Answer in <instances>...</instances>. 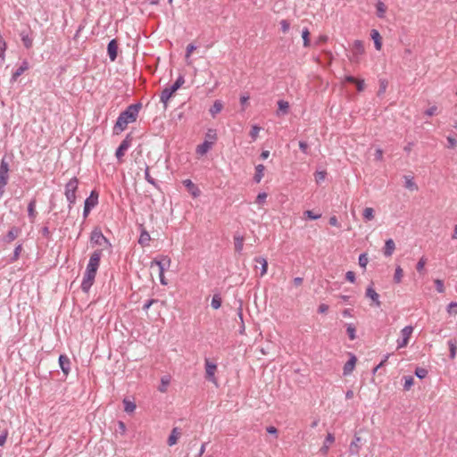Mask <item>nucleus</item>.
Segmentation results:
<instances>
[{"mask_svg": "<svg viewBox=\"0 0 457 457\" xmlns=\"http://www.w3.org/2000/svg\"><path fill=\"white\" fill-rule=\"evenodd\" d=\"M185 79L183 75H179L177 79V80L172 84L173 87L175 89H179L181 87V86L184 84Z\"/></svg>", "mask_w": 457, "mask_h": 457, "instance_id": "54", "label": "nucleus"}, {"mask_svg": "<svg viewBox=\"0 0 457 457\" xmlns=\"http://www.w3.org/2000/svg\"><path fill=\"white\" fill-rule=\"evenodd\" d=\"M361 441H362V439L361 436L354 435L353 440L352 441V443L350 444V446H349V453L351 455H358L359 454Z\"/></svg>", "mask_w": 457, "mask_h": 457, "instance_id": "14", "label": "nucleus"}, {"mask_svg": "<svg viewBox=\"0 0 457 457\" xmlns=\"http://www.w3.org/2000/svg\"><path fill=\"white\" fill-rule=\"evenodd\" d=\"M404 180H405V185H404V187H405L407 189H409V190H411V191H416V190H418V186H417V184L414 182V180H413V177L406 175V176H404Z\"/></svg>", "mask_w": 457, "mask_h": 457, "instance_id": "35", "label": "nucleus"}, {"mask_svg": "<svg viewBox=\"0 0 457 457\" xmlns=\"http://www.w3.org/2000/svg\"><path fill=\"white\" fill-rule=\"evenodd\" d=\"M21 250H22V245H21V244L18 245L15 247V249H14V251H13V255H12V257L11 258V261H12V262H15V261H17V260L19 259Z\"/></svg>", "mask_w": 457, "mask_h": 457, "instance_id": "52", "label": "nucleus"}, {"mask_svg": "<svg viewBox=\"0 0 457 457\" xmlns=\"http://www.w3.org/2000/svg\"><path fill=\"white\" fill-rule=\"evenodd\" d=\"M335 442V436L331 433H328L323 445L320 447V452L322 455H327L329 450V445Z\"/></svg>", "mask_w": 457, "mask_h": 457, "instance_id": "20", "label": "nucleus"}, {"mask_svg": "<svg viewBox=\"0 0 457 457\" xmlns=\"http://www.w3.org/2000/svg\"><path fill=\"white\" fill-rule=\"evenodd\" d=\"M36 207V199L33 198L28 205V215L31 220H33L36 218L37 212L35 211Z\"/></svg>", "mask_w": 457, "mask_h": 457, "instance_id": "37", "label": "nucleus"}, {"mask_svg": "<svg viewBox=\"0 0 457 457\" xmlns=\"http://www.w3.org/2000/svg\"><path fill=\"white\" fill-rule=\"evenodd\" d=\"M327 172L326 171H317L315 173V180L317 183H320L323 181L326 178Z\"/></svg>", "mask_w": 457, "mask_h": 457, "instance_id": "58", "label": "nucleus"}, {"mask_svg": "<svg viewBox=\"0 0 457 457\" xmlns=\"http://www.w3.org/2000/svg\"><path fill=\"white\" fill-rule=\"evenodd\" d=\"M223 109V104L220 100H215L209 112L212 118H214L218 113L221 112Z\"/></svg>", "mask_w": 457, "mask_h": 457, "instance_id": "28", "label": "nucleus"}, {"mask_svg": "<svg viewBox=\"0 0 457 457\" xmlns=\"http://www.w3.org/2000/svg\"><path fill=\"white\" fill-rule=\"evenodd\" d=\"M370 37L372 40L374 41V46L377 50H381L382 47V37L379 34V32L377 29H371L370 31Z\"/></svg>", "mask_w": 457, "mask_h": 457, "instance_id": "25", "label": "nucleus"}, {"mask_svg": "<svg viewBox=\"0 0 457 457\" xmlns=\"http://www.w3.org/2000/svg\"><path fill=\"white\" fill-rule=\"evenodd\" d=\"M346 332L351 340H354L356 338V328L355 326L352 323L347 324Z\"/></svg>", "mask_w": 457, "mask_h": 457, "instance_id": "41", "label": "nucleus"}, {"mask_svg": "<svg viewBox=\"0 0 457 457\" xmlns=\"http://www.w3.org/2000/svg\"><path fill=\"white\" fill-rule=\"evenodd\" d=\"M375 7L377 16L378 18H384L386 12V5L381 0H378Z\"/></svg>", "mask_w": 457, "mask_h": 457, "instance_id": "31", "label": "nucleus"}, {"mask_svg": "<svg viewBox=\"0 0 457 457\" xmlns=\"http://www.w3.org/2000/svg\"><path fill=\"white\" fill-rule=\"evenodd\" d=\"M436 289L438 293H444L445 292V286L444 282L441 279H436L435 280Z\"/></svg>", "mask_w": 457, "mask_h": 457, "instance_id": "59", "label": "nucleus"}, {"mask_svg": "<svg viewBox=\"0 0 457 457\" xmlns=\"http://www.w3.org/2000/svg\"><path fill=\"white\" fill-rule=\"evenodd\" d=\"M254 262L256 263H260L261 264V277L264 276L266 273H267V270H268V262L265 258L263 257H261V256H258V257H255L254 258Z\"/></svg>", "mask_w": 457, "mask_h": 457, "instance_id": "33", "label": "nucleus"}, {"mask_svg": "<svg viewBox=\"0 0 457 457\" xmlns=\"http://www.w3.org/2000/svg\"><path fill=\"white\" fill-rule=\"evenodd\" d=\"M395 249V244L393 239L389 238L385 243L383 253L386 257H389L393 254Z\"/></svg>", "mask_w": 457, "mask_h": 457, "instance_id": "26", "label": "nucleus"}, {"mask_svg": "<svg viewBox=\"0 0 457 457\" xmlns=\"http://www.w3.org/2000/svg\"><path fill=\"white\" fill-rule=\"evenodd\" d=\"M176 91L177 89H175L172 85L165 87L162 91L160 100L163 104L165 109L167 108L168 101L172 97Z\"/></svg>", "mask_w": 457, "mask_h": 457, "instance_id": "10", "label": "nucleus"}, {"mask_svg": "<svg viewBox=\"0 0 457 457\" xmlns=\"http://www.w3.org/2000/svg\"><path fill=\"white\" fill-rule=\"evenodd\" d=\"M353 55L362 54L364 53V46L362 41L355 40L353 44Z\"/></svg>", "mask_w": 457, "mask_h": 457, "instance_id": "34", "label": "nucleus"}, {"mask_svg": "<svg viewBox=\"0 0 457 457\" xmlns=\"http://www.w3.org/2000/svg\"><path fill=\"white\" fill-rule=\"evenodd\" d=\"M414 373H415V375H416L419 378L422 379V378H426V377H427V375H428V370H427L426 369H424V368L418 367V368H416V370H415V372H414Z\"/></svg>", "mask_w": 457, "mask_h": 457, "instance_id": "50", "label": "nucleus"}, {"mask_svg": "<svg viewBox=\"0 0 457 457\" xmlns=\"http://www.w3.org/2000/svg\"><path fill=\"white\" fill-rule=\"evenodd\" d=\"M20 233H21L20 228H18V227L11 228V229L8 231V233L4 237V243L10 244L11 242H12L13 240H15L17 238V237L19 236Z\"/></svg>", "mask_w": 457, "mask_h": 457, "instance_id": "21", "label": "nucleus"}, {"mask_svg": "<svg viewBox=\"0 0 457 457\" xmlns=\"http://www.w3.org/2000/svg\"><path fill=\"white\" fill-rule=\"evenodd\" d=\"M183 184L184 186L186 187L187 190L188 191V193L193 196V197H198L201 194V191L200 189L198 188V187L193 183L190 179H185L183 181Z\"/></svg>", "mask_w": 457, "mask_h": 457, "instance_id": "15", "label": "nucleus"}, {"mask_svg": "<svg viewBox=\"0 0 457 457\" xmlns=\"http://www.w3.org/2000/svg\"><path fill=\"white\" fill-rule=\"evenodd\" d=\"M29 69V62L24 60L21 65L12 73L11 81L15 82L18 78Z\"/></svg>", "mask_w": 457, "mask_h": 457, "instance_id": "23", "label": "nucleus"}, {"mask_svg": "<svg viewBox=\"0 0 457 457\" xmlns=\"http://www.w3.org/2000/svg\"><path fill=\"white\" fill-rule=\"evenodd\" d=\"M31 33H32V31H31L30 28H28L27 29L22 30L20 33V37L23 43V46L27 49L31 48L33 46V38L31 37Z\"/></svg>", "mask_w": 457, "mask_h": 457, "instance_id": "11", "label": "nucleus"}, {"mask_svg": "<svg viewBox=\"0 0 457 457\" xmlns=\"http://www.w3.org/2000/svg\"><path fill=\"white\" fill-rule=\"evenodd\" d=\"M59 365H60V368L62 371V373L65 375V376H68V374L70 373V370H71V360L70 358L65 355V354H61L59 356Z\"/></svg>", "mask_w": 457, "mask_h": 457, "instance_id": "13", "label": "nucleus"}, {"mask_svg": "<svg viewBox=\"0 0 457 457\" xmlns=\"http://www.w3.org/2000/svg\"><path fill=\"white\" fill-rule=\"evenodd\" d=\"M403 275V269L400 266H397L394 275V280L395 283H400Z\"/></svg>", "mask_w": 457, "mask_h": 457, "instance_id": "44", "label": "nucleus"}, {"mask_svg": "<svg viewBox=\"0 0 457 457\" xmlns=\"http://www.w3.org/2000/svg\"><path fill=\"white\" fill-rule=\"evenodd\" d=\"M212 145L213 142H209L208 140H205L204 143L197 145L196 154L200 155L205 154L212 148Z\"/></svg>", "mask_w": 457, "mask_h": 457, "instance_id": "27", "label": "nucleus"}, {"mask_svg": "<svg viewBox=\"0 0 457 457\" xmlns=\"http://www.w3.org/2000/svg\"><path fill=\"white\" fill-rule=\"evenodd\" d=\"M304 215H305L308 219H310V220H318V219H319V218H320V216H321V214H320V213L316 214V213H314L312 211H310V210L305 211V212H304Z\"/></svg>", "mask_w": 457, "mask_h": 457, "instance_id": "56", "label": "nucleus"}, {"mask_svg": "<svg viewBox=\"0 0 457 457\" xmlns=\"http://www.w3.org/2000/svg\"><path fill=\"white\" fill-rule=\"evenodd\" d=\"M265 167L263 164H258L255 166V173L253 176V181L260 183L264 175Z\"/></svg>", "mask_w": 457, "mask_h": 457, "instance_id": "29", "label": "nucleus"}, {"mask_svg": "<svg viewBox=\"0 0 457 457\" xmlns=\"http://www.w3.org/2000/svg\"><path fill=\"white\" fill-rule=\"evenodd\" d=\"M363 219L366 220H371L374 219V210L370 207H366L362 213Z\"/></svg>", "mask_w": 457, "mask_h": 457, "instance_id": "42", "label": "nucleus"}, {"mask_svg": "<svg viewBox=\"0 0 457 457\" xmlns=\"http://www.w3.org/2000/svg\"><path fill=\"white\" fill-rule=\"evenodd\" d=\"M145 180L150 183L151 185L154 186V187H158L157 185V182L155 181L154 179H153L149 173V167H146L145 168Z\"/></svg>", "mask_w": 457, "mask_h": 457, "instance_id": "49", "label": "nucleus"}, {"mask_svg": "<svg viewBox=\"0 0 457 457\" xmlns=\"http://www.w3.org/2000/svg\"><path fill=\"white\" fill-rule=\"evenodd\" d=\"M96 272V270L86 269L84 278L80 286L81 290L83 292L87 293L89 291L95 281Z\"/></svg>", "mask_w": 457, "mask_h": 457, "instance_id": "3", "label": "nucleus"}, {"mask_svg": "<svg viewBox=\"0 0 457 457\" xmlns=\"http://www.w3.org/2000/svg\"><path fill=\"white\" fill-rule=\"evenodd\" d=\"M103 254V250L97 249L95 250L89 259V262L87 265V269L96 270L99 268L100 265V260Z\"/></svg>", "mask_w": 457, "mask_h": 457, "instance_id": "6", "label": "nucleus"}, {"mask_svg": "<svg viewBox=\"0 0 457 457\" xmlns=\"http://www.w3.org/2000/svg\"><path fill=\"white\" fill-rule=\"evenodd\" d=\"M156 265L159 269V273H164V270L170 265V259L167 256L162 257V260L154 259L151 262V266Z\"/></svg>", "mask_w": 457, "mask_h": 457, "instance_id": "16", "label": "nucleus"}, {"mask_svg": "<svg viewBox=\"0 0 457 457\" xmlns=\"http://www.w3.org/2000/svg\"><path fill=\"white\" fill-rule=\"evenodd\" d=\"M437 113V107L436 105L431 106L428 110L425 111V114L428 116H433Z\"/></svg>", "mask_w": 457, "mask_h": 457, "instance_id": "63", "label": "nucleus"}, {"mask_svg": "<svg viewBox=\"0 0 457 457\" xmlns=\"http://www.w3.org/2000/svg\"><path fill=\"white\" fill-rule=\"evenodd\" d=\"M5 50H6V43L2 37H0V58L4 57Z\"/></svg>", "mask_w": 457, "mask_h": 457, "instance_id": "61", "label": "nucleus"}, {"mask_svg": "<svg viewBox=\"0 0 457 457\" xmlns=\"http://www.w3.org/2000/svg\"><path fill=\"white\" fill-rule=\"evenodd\" d=\"M150 240H151V237H150L149 233L141 225V232H140V236L138 238V244L144 247V246L149 245Z\"/></svg>", "mask_w": 457, "mask_h": 457, "instance_id": "24", "label": "nucleus"}, {"mask_svg": "<svg viewBox=\"0 0 457 457\" xmlns=\"http://www.w3.org/2000/svg\"><path fill=\"white\" fill-rule=\"evenodd\" d=\"M142 108L141 103H137L129 105L123 112H121L113 127V133L118 135L123 131L129 123L136 121L138 112Z\"/></svg>", "mask_w": 457, "mask_h": 457, "instance_id": "1", "label": "nucleus"}, {"mask_svg": "<svg viewBox=\"0 0 457 457\" xmlns=\"http://www.w3.org/2000/svg\"><path fill=\"white\" fill-rule=\"evenodd\" d=\"M403 379H404L403 389L410 390V388L413 386L414 378L411 376H404Z\"/></svg>", "mask_w": 457, "mask_h": 457, "instance_id": "43", "label": "nucleus"}, {"mask_svg": "<svg viewBox=\"0 0 457 457\" xmlns=\"http://www.w3.org/2000/svg\"><path fill=\"white\" fill-rule=\"evenodd\" d=\"M217 365L205 359V378L211 382L216 383L215 371Z\"/></svg>", "mask_w": 457, "mask_h": 457, "instance_id": "8", "label": "nucleus"}, {"mask_svg": "<svg viewBox=\"0 0 457 457\" xmlns=\"http://www.w3.org/2000/svg\"><path fill=\"white\" fill-rule=\"evenodd\" d=\"M365 295L366 297L370 298L377 307L381 305V302L379 301V295L375 291L372 286L367 287Z\"/></svg>", "mask_w": 457, "mask_h": 457, "instance_id": "18", "label": "nucleus"}, {"mask_svg": "<svg viewBox=\"0 0 457 457\" xmlns=\"http://www.w3.org/2000/svg\"><path fill=\"white\" fill-rule=\"evenodd\" d=\"M345 278L351 282L353 283L355 281V273L353 271H347L345 274Z\"/></svg>", "mask_w": 457, "mask_h": 457, "instance_id": "64", "label": "nucleus"}, {"mask_svg": "<svg viewBox=\"0 0 457 457\" xmlns=\"http://www.w3.org/2000/svg\"><path fill=\"white\" fill-rule=\"evenodd\" d=\"M158 300L157 299H149L147 300L145 304L143 305V310L145 312H147V310L150 308L151 305H153L154 303H157Z\"/></svg>", "mask_w": 457, "mask_h": 457, "instance_id": "62", "label": "nucleus"}, {"mask_svg": "<svg viewBox=\"0 0 457 457\" xmlns=\"http://www.w3.org/2000/svg\"><path fill=\"white\" fill-rule=\"evenodd\" d=\"M90 242L93 245H102L103 244H106L111 245L109 240L104 236L100 228L96 227L90 235Z\"/></svg>", "mask_w": 457, "mask_h": 457, "instance_id": "4", "label": "nucleus"}, {"mask_svg": "<svg viewBox=\"0 0 457 457\" xmlns=\"http://www.w3.org/2000/svg\"><path fill=\"white\" fill-rule=\"evenodd\" d=\"M289 112V104L285 100L278 101V110L276 112L277 116H284Z\"/></svg>", "mask_w": 457, "mask_h": 457, "instance_id": "22", "label": "nucleus"}, {"mask_svg": "<svg viewBox=\"0 0 457 457\" xmlns=\"http://www.w3.org/2000/svg\"><path fill=\"white\" fill-rule=\"evenodd\" d=\"M302 37L303 40V46L309 47L311 46V41H310V31L307 28L303 29Z\"/></svg>", "mask_w": 457, "mask_h": 457, "instance_id": "39", "label": "nucleus"}, {"mask_svg": "<svg viewBox=\"0 0 457 457\" xmlns=\"http://www.w3.org/2000/svg\"><path fill=\"white\" fill-rule=\"evenodd\" d=\"M368 262H369V259H368L367 253H361L360 256H359V265L362 269L365 270Z\"/></svg>", "mask_w": 457, "mask_h": 457, "instance_id": "45", "label": "nucleus"}, {"mask_svg": "<svg viewBox=\"0 0 457 457\" xmlns=\"http://www.w3.org/2000/svg\"><path fill=\"white\" fill-rule=\"evenodd\" d=\"M79 180L76 177L71 179L65 185V196L69 203V209L71 210L76 203V191L78 189Z\"/></svg>", "mask_w": 457, "mask_h": 457, "instance_id": "2", "label": "nucleus"}, {"mask_svg": "<svg viewBox=\"0 0 457 457\" xmlns=\"http://www.w3.org/2000/svg\"><path fill=\"white\" fill-rule=\"evenodd\" d=\"M179 436H180L179 429L178 428H174L171 430V433H170V436L168 438L167 444L170 446H172V445H176Z\"/></svg>", "mask_w": 457, "mask_h": 457, "instance_id": "30", "label": "nucleus"}, {"mask_svg": "<svg viewBox=\"0 0 457 457\" xmlns=\"http://www.w3.org/2000/svg\"><path fill=\"white\" fill-rule=\"evenodd\" d=\"M387 80L385 79H379V88H378V95L380 96L382 94H384L386 92V89L387 87Z\"/></svg>", "mask_w": 457, "mask_h": 457, "instance_id": "48", "label": "nucleus"}, {"mask_svg": "<svg viewBox=\"0 0 457 457\" xmlns=\"http://www.w3.org/2000/svg\"><path fill=\"white\" fill-rule=\"evenodd\" d=\"M221 297L220 296V295L216 294L212 296L211 305L213 309L217 310L221 306Z\"/></svg>", "mask_w": 457, "mask_h": 457, "instance_id": "40", "label": "nucleus"}, {"mask_svg": "<svg viewBox=\"0 0 457 457\" xmlns=\"http://www.w3.org/2000/svg\"><path fill=\"white\" fill-rule=\"evenodd\" d=\"M260 130H261V128L257 125H253L252 127L249 135L253 140H255L257 138Z\"/></svg>", "mask_w": 457, "mask_h": 457, "instance_id": "51", "label": "nucleus"}, {"mask_svg": "<svg viewBox=\"0 0 457 457\" xmlns=\"http://www.w3.org/2000/svg\"><path fill=\"white\" fill-rule=\"evenodd\" d=\"M234 245L235 251L238 253H241L244 246V237L240 235L236 234L234 236Z\"/></svg>", "mask_w": 457, "mask_h": 457, "instance_id": "32", "label": "nucleus"}, {"mask_svg": "<svg viewBox=\"0 0 457 457\" xmlns=\"http://www.w3.org/2000/svg\"><path fill=\"white\" fill-rule=\"evenodd\" d=\"M9 163L5 161L4 158L2 159L0 163V184H8L9 180Z\"/></svg>", "mask_w": 457, "mask_h": 457, "instance_id": "9", "label": "nucleus"}, {"mask_svg": "<svg viewBox=\"0 0 457 457\" xmlns=\"http://www.w3.org/2000/svg\"><path fill=\"white\" fill-rule=\"evenodd\" d=\"M119 44L117 39H112L107 46V54L112 62H114L118 56Z\"/></svg>", "mask_w": 457, "mask_h": 457, "instance_id": "12", "label": "nucleus"}, {"mask_svg": "<svg viewBox=\"0 0 457 457\" xmlns=\"http://www.w3.org/2000/svg\"><path fill=\"white\" fill-rule=\"evenodd\" d=\"M447 312L449 314H457V303H450L447 306Z\"/></svg>", "mask_w": 457, "mask_h": 457, "instance_id": "55", "label": "nucleus"}, {"mask_svg": "<svg viewBox=\"0 0 457 457\" xmlns=\"http://www.w3.org/2000/svg\"><path fill=\"white\" fill-rule=\"evenodd\" d=\"M205 137L210 140L209 142L214 143L217 139L216 130L212 129H209L205 134Z\"/></svg>", "mask_w": 457, "mask_h": 457, "instance_id": "47", "label": "nucleus"}, {"mask_svg": "<svg viewBox=\"0 0 457 457\" xmlns=\"http://www.w3.org/2000/svg\"><path fill=\"white\" fill-rule=\"evenodd\" d=\"M281 30L283 33H287L290 29V23L287 20H282L280 21Z\"/></svg>", "mask_w": 457, "mask_h": 457, "instance_id": "60", "label": "nucleus"}, {"mask_svg": "<svg viewBox=\"0 0 457 457\" xmlns=\"http://www.w3.org/2000/svg\"><path fill=\"white\" fill-rule=\"evenodd\" d=\"M132 137L130 134H128L126 137L121 141L119 147L116 149L115 156L118 160H120L124 154L125 152L129 149V147L131 145Z\"/></svg>", "mask_w": 457, "mask_h": 457, "instance_id": "7", "label": "nucleus"}, {"mask_svg": "<svg viewBox=\"0 0 457 457\" xmlns=\"http://www.w3.org/2000/svg\"><path fill=\"white\" fill-rule=\"evenodd\" d=\"M357 358L354 354L350 355V359L345 363L343 368V374L345 376L350 375L356 364Z\"/></svg>", "mask_w": 457, "mask_h": 457, "instance_id": "17", "label": "nucleus"}, {"mask_svg": "<svg viewBox=\"0 0 457 457\" xmlns=\"http://www.w3.org/2000/svg\"><path fill=\"white\" fill-rule=\"evenodd\" d=\"M123 404H124V411L128 413H131L135 411L136 409V403L130 400H128V399H124L123 400Z\"/></svg>", "mask_w": 457, "mask_h": 457, "instance_id": "38", "label": "nucleus"}, {"mask_svg": "<svg viewBox=\"0 0 457 457\" xmlns=\"http://www.w3.org/2000/svg\"><path fill=\"white\" fill-rule=\"evenodd\" d=\"M98 192L96 190H92L89 196L85 200L84 205L91 208L96 207L98 204Z\"/></svg>", "mask_w": 457, "mask_h": 457, "instance_id": "19", "label": "nucleus"}, {"mask_svg": "<svg viewBox=\"0 0 457 457\" xmlns=\"http://www.w3.org/2000/svg\"><path fill=\"white\" fill-rule=\"evenodd\" d=\"M426 262H427V259H426L424 256H423V257H421V258L419 260V262H418V263H417V265H416V270H417V271H418V272H420H420H422V271H423L424 267H425V265H426Z\"/></svg>", "mask_w": 457, "mask_h": 457, "instance_id": "53", "label": "nucleus"}, {"mask_svg": "<svg viewBox=\"0 0 457 457\" xmlns=\"http://www.w3.org/2000/svg\"><path fill=\"white\" fill-rule=\"evenodd\" d=\"M170 377L163 376L161 378V385L158 386V390L162 393H165L167 391V387L170 385Z\"/></svg>", "mask_w": 457, "mask_h": 457, "instance_id": "36", "label": "nucleus"}, {"mask_svg": "<svg viewBox=\"0 0 457 457\" xmlns=\"http://www.w3.org/2000/svg\"><path fill=\"white\" fill-rule=\"evenodd\" d=\"M448 345H449V349H450V355L449 356H450L451 359H454L455 356H456V352H457L456 344L453 340H450L448 342Z\"/></svg>", "mask_w": 457, "mask_h": 457, "instance_id": "46", "label": "nucleus"}, {"mask_svg": "<svg viewBox=\"0 0 457 457\" xmlns=\"http://www.w3.org/2000/svg\"><path fill=\"white\" fill-rule=\"evenodd\" d=\"M267 196L268 195L265 192L259 193L256 197L255 203L258 204H262L265 202Z\"/></svg>", "mask_w": 457, "mask_h": 457, "instance_id": "57", "label": "nucleus"}, {"mask_svg": "<svg viewBox=\"0 0 457 457\" xmlns=\"http://www.w3.org/2000/svg\"><path fill=\"white\" fill-rule=\"evenodd\" d=\"M412 332H413L412 326H406L401 330L402 339L397 340V348L398 349L403 348L408 345Z\"/></svg>", "mask_w": 457, "mask_h": 457, "instance_id": "5", "label": "nucleus"}]
</instances>
